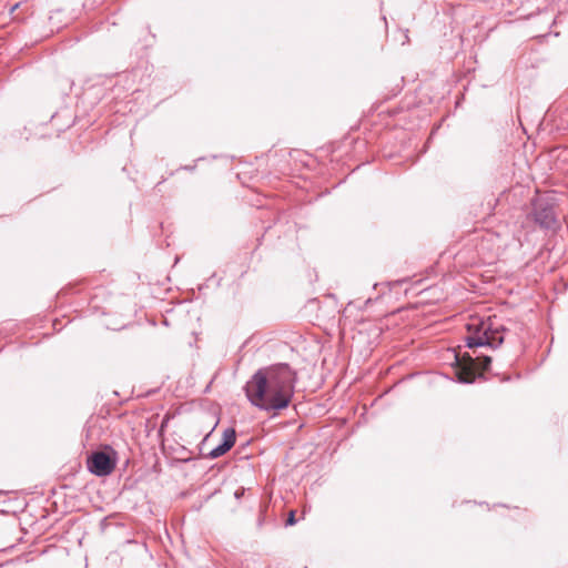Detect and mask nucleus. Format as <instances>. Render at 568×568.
Here are the masks:
<instances>
[{
	"mask_svg": "<svg viewBox=\"0 0 568 568\" xmlns=\"http://www.w3.org/2000/svg\"><path fill=\"white\" fill-rule=\"evenodd\" d=\"M469 363L466 365H459L456 368V376L458 382L470 384L474 383L476 379V369H475V363L471 357H468Z\"/></svg>",
	"mask_w": 568,
	"mask_h": 568,
	"instance_id": "nucleus-5",
	"label": "nucleus"
},
{
	"mask_svg": "<svg viewBox=\"0 0 568 568\" xmlns=\"http://www.w3.org/2000/svg\"><path fill=\"white\" fill-rule=\"evenodd\" d=\"M500 331H505L501 326L500 328L491 329L490 326H484L483 331H478L473 335L466 337V345L469 348L479 347V346H489L491 348H497L504 343V337L499 335Z\"/></svg>",
	"mask_w": 568,
	"mask_h": 568,
	"instance_id": "nucleus-4",
	"label": "nucleus"
},
{
	"mask_svg": "<svg viewBox=\"0 0 568 568\" xmlns=\"http://www.w3.org/2000/svg\"><path fill=\"white\" fill-rule=\"evenodd\" d=\"M229 450L225 448V446L221 443L215 448H213L210 453H207L206 457L210 459H215L224 454H226Z\"/></svg>",
	"mask_w": 568,
	"mask_h": 568,
	"instance_id": "nucleus-8",
	"label": "nucleus"
},
{
	"mask_svg": "<svg viewBox=\"0 0 568 568\" xmlns=\"http://www.w3.org/2000/svg\"><path fill=\"white\" fill-rule=\"evenodd\" d=\"M236 440V433L233 428H226L223 433L222 444L230 450Z\"/></svg>",
	"mask_w": 568,
	"mask_h": 568,
	"instance_id": "nucleus-7",
	"label": "nucleus"
},
{
	"mask_svg": "<svg viewBox=\"0 0 568 568\" xmlns=\"http://www.w3.org/2000/svg\"><path fill=\"white\" fill-rule=\"evenodd\" d=\"M296 379L295 371L281 363L258 369L246 382L244 390L253 406L276 415L291 404Z\"/></svg>",
	"mask_w": 568,
	"mask_h": 568,
	"instance_id": "nucleus-1",
	"label": "nucleus"
},
{
	"mask_svg": "<svg viewBox=\"0 0 568 568\" xmlns=\"http://www.w3.org/2000/svg\"><path fill=\"white\" fill-rule=\"evenodd\" d=\"M262 525H263V518H262V517H260V519H258V526H262Z\"/></svg>",
	"mask_w": 568,
	"mask_h": 568,
	"instance_id": "nucleus-11",
	"label": "nucleus"
},
{
	"mask_svg": "<svg viewBox=\"0 0 568 568\" xmlns=\"http://www.w3.org/2000/svg\"><path fill=\"white\" fill-rule=\"evenodd\" d=\"M296 524L295 510H291L286 519V526H293Z\"/></svg>",
	"mask_w": 568,
	"mask_h": 568,
	"instance_id": "nucleus-10",
	"label": "nucleus"
},
{
	"mask_svg": "<svg viewBox=\"0 0 568 568\" xmlns=\"http://www.w3.org/2000/svg\"><path fill=\"white\" fill-rule=\"evenodd\" d=\"M491 364V357L487 355L477 356L475 366H478L483 371H488Z\"/></svg>",
	"mask_w": 568,
	"mask_h": 568,
	"instance_id": "nucleus-9",
	"label": "nucleus"
},
{
	"mask_svg": "<svg viewBox=\"0 0 568 568\" xmlns=\"http://www.w3.org/2000/svg\"><path fill=\"white\" fill-rule=\"evenodd\" d=\"M236 440V433L233 428H226L223 433L222 444L230 450Z\"/></svg>",
	"mask_w": 568,
	"mask_h": 568,
	"instance_id": "nucleus-6",
	"label": "nucleus"
},
{
	"mask_svg": "<svg viewBox=\"0 0 568 568\" xmlns=\"http://www.w3.org/2000/svg\"><path fill=\"white\" fill-rule=\"evenodd\" d=\"M534 220L541 227L556 230L559 227V221L555 213L554 197L539 196L532 202Z\"/></svg>",
	"mask_w": 568,
	"mask_h": 568,
	"instance_id": "nucleus-2",
	"label": "nucleus"
},
{
	"mask_svg": "<svg viewBox=\"0 0 568 568\" xmlns=\"http://www.w3.org/2000/svg\"><path fill=\"white\" fill-rule=\"evenodd\" d=\"M88 469L95 476H108L110 475L116 465V453L111 450L108 453L105 450L93 452L87 460Z\"/></svg>",
	"mask_w": 568,
	"mask_h": 568,
	"instance_id": "nucleus-3",
	"label": "nucleus"
}]
</instances>
